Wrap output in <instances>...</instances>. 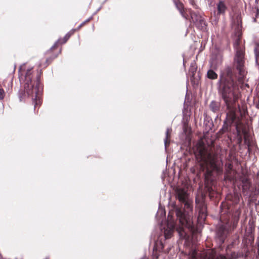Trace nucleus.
Here are the masks:
<instances>
[{"label":"nucleus","mask_w":259,"mask_h":259,"mask_svg":"<svg viewBox=\"0 0 259 259\" xmlns=\"http://www.w3.org/2000/svg\"><path fill=\"white\" fill-rule=\"evenodd\" d=\"M226 118L227 119H231V124L234 123L236 126V129L237 132V137L238 140V144H241L242 142V135L240 130L239 125L238 124L237 121V115L238 114H226Z\"/></svg>","instance_id":"obj_11"},{"label":"nucleus","mask_w":259,"mask_h":259,"mask_svg":"<svg viewBox=\"0 0 259 259\" xmlns=\"http://www.w3.org/2000/svg\"><path fill=\"white\" fill-rule=\"evenodd\" d=\"M207 76L209 79H215L218 78V74L213 70L210 69L207 71Z\"/></svg>","instance_id":"obj_24"},{"label":"nucleus","mask_w":259,"mask_h":259,"mask_svg":"<svg viewBox=\"0 0 259 259\" xmlns=\"http://www.w3.org/2000/svg\"><path fill=\"white\" fill-rule=\"evenodd\" d=\"M234 77L233 68L227 67L222 71L218 82V93L224 102L227 113H236L238 111L242 113L238 104L239 89ZM245 112L247 113L246 109H244L243 113Z\"/></svg>","instance_id":"obj_2"},{"label":"nucleus","mask_w":259,"mask_h":259,"mask_svg":"<svg viewBox=\"0 0 259 259\" xmlns=\"http://www.w3.org/2000/svg\"><path fill=\"white\" fill-rule=\"evenodd\" d=\"M233 169V164L232 162L229 161L226 162L225 164V171L226 170H230Z\"/></svg>","instance_id":"obj_27"},{"label":"nucleus","mask_w":259,"mask_h":259,"mask_svg":"<svg viewBox=\"0 0 259 259\" xmlns=\"http://www.w3.org/2000/svg\"><path fill=\"white\" fill-rule=\"evenodd\" d=\"M230 207L231 204L226 202H223L220 206V223L217 229V235L222 243L236 228L240 218V211L237 210L230 221Z\"/></svg>","instance_id":"obj_5"},{"label":"nucleus","mask_w":259,"mask_h":259,"mask_svg":"<svg viewBox=\"0 0 259 259\" xmlns=\"http://www.w3.org/2000/svg\"><path fill=\"white\" fill-rule=\"evenodd\" d=\"M220 107V104L217 101H213L209 105V108L211 111L214 113L219 111Z\"/></svg>","instance_id":"obj_20"},{"label":"nucleus","mask_w":259,"mask_h":259,"mask_svg":"<svg viewBox=\"0 0 259 259\" xmlns=\"http://www.w3.org/2000/svg\"><path fill=\"white\" fill-rule=\"evenodd\" d=\"M190 3L194 7V8H197V6L195 3L194 0H190Z\"/></svg>","instance_id":"obj_33"},{"label":"nucleus","mask_w":259,"mask_h":259,"mask_svg":"<svg viewBox=\"0 0 259 259\" xmlns=\"http://www.w3.org/2000/svg\"><path fill=\"white\" fill-rule=\"evenodd\" d=\"M164 248V245L161 241H156L154 246V250L159 252L162 251Z\"/></svg>","instance_id":"obj_23"},{"label":"nucleus","mask_w":259,"mask_h":259,"mask_svg":"<svg viewBox=\"0 0 259 259\" xmlns=\"http://www.w3.org/2000/svg\"><path fill=\"white\" fill-rule=\"evenodd\" d=\"M254 53L256 64L259 66V44L255 43L254 47Z\"/></svg>","instance_id":"obj_21"},{"label":"nucleus","mask_w":259,"mask_h":259,"mask_svg":"<svg viewBox=\"0 0 259 259\" xmlns=\"http://www.w3.org/2000/svg\"><path fill=\"white\" fill-rule=\"evenodd\" d=\"M196 208L199 209V214L198 218L199 220H205L206 217V206L203 202H199L198 200L196 199Z\"/></svg>","instance_id":"obj_14"},{"label":"nucleus","mask_w":259,"mask_h":259,"mask_svg":"<svg viewBox=\"0 0 259 259\" xmlns=\"http://www.w3.org/2000/svg\"><path fill=\"white\" fill-rule=\"evenodd\" d=\"M189 19L197 29L205 31L207 28V23L203 16L192 10H189Z\"/></svg>","instance_id":"obj_8"},{"label":"nucleus","mask_w":259,"mask_h":259,"mask_svg":"<svg viewBox=\"0 0 259 259\" xmlns=\"http://www.w3.org/2000/svg\"><path fill=\"white\" fill-rule=\"evenodd\" d=\"M175 191L176 197L181 202H186V200L188 199V194L186 189L182 188H177Z\"/></svg>","instance_id":"obj_15"},{"label":"nucleus","mask_w":259,"mask_h":259,"mask_svg":"<svg viewBox=\"0 0 259 259\" xmlns=\"http://www.w3.org/2000/svg\"><path fill=\"white\" fill-rule=\"evenodd\" d=\"M192 107L188 105L187 104L184 105V111L183 113H187L189 112L190 113H192L193 112V111H192Z\"/></svg>","instance_id":"obj_26"},{"label":"nucleus","mask_w":259,"mask_h":259,"mask_svg":"<svg viewBox=\"0 0 259 259\" xmlns=\"http://www.w3.org/2000/svg\"><path fill=\"white\" fill-rule=\"evenodd\" d=\"M255 9H256V15H255V18L254 19L253 21L254 22H256V18L258 17L259 15V9L258 7H255Z\"/></svg>","instance_id":"obj_32"},{"label":"nucleus","mask_w":259,"mask_h":259,"mask_svg":"<svg viewBox=\"0 0 259 259\" xmlns=\"http://www.w3.org/2000/svg\"><path fill=\"white\" fill-rule=\"evenodd\" d=\"M20 70L21 78L22 76L24 77V90L20 95V100H22L26 97L31 96L32 98L34 97V110L36 112H38L36 108H39L41 104L40 96L42 88L40 85V79L42 73V70L41 69L34 70L33 67L23 70L22 67Z\"/></svg>","instance_id":"obj_3"},{"label":"nucleus","mask_w":259,"mask_h":259,"mask_svg":"<svg viewBox=\"0 0 259 259\" xmlns=\"http://www.w3.org/2000/svg\"><path fill=\"white\" fill-rule=\"evenodd\" d=\"M241 256V254L238 253H236L235 252H233L231 253L230 257V259H236Z\"/></svg>","instance_id":"obj_30"},{"label":"nucleus","mask_w":259,"mask_h":259,"mask_svg":"<svg viewBox=\"0 0 259 259\" xmlns=\"http://www.w3.org/2000/svg\"><path fill=\"white\" fill-rule=\"evenodd\" d=\"M189 259H227L226 257L222 254H220L215 257L208 256L203 251L198 253L195 248H191L188 253Z\"/></svg>","instance_id":"obj_10"},{"label":"nucleus","mask_w":259,"mask_h":259,"mask_svg":"<svg viewBox=\"0 0 259 259\" xmlns=\"http://www.w3.org/2000/svg\"><path fill=\"white\" fill-rule=\"evenodd\" d=\"M173 2L178 10L183 17L186 19H189V10L190 9L185 8L184 4L180 0H173Z\"/></svg>","instance_id":"obj_13"},{"label":"nucleus","mask_w":259,"mask_h":259,"mask_svg":"<svg viewBox=\"0 0 259 259\" xmlns=\"http://www.w3.org/2000/svg\"><path fill=\"white\" fill-rule=\"evenodd\" d=\"M240 181L242 183L243 195L245 196L247 195L251 185L250 180L246 176L243 175L240 177Z\"/></svg>","instance_id":"obj_12"},{"label":"nucleus","mask_w":259,"mask_h":259,"mask_svg":"<svg viewBox=\"0 0 259 259\" xmlns=\"http://www.w3.org/2000/svg\"><path fill=\"white\" fill-rule=\"evenodd\" d=\"M236 171L235 170H226L225 172L224 179L230 182L236 180Z\"/></svg>","instance_id":"obj_19"},{"label":"nucleus","mask_w":259,"mask_h":259,"mask_svg":"<svg viewBox=\"0 0 259 259\" xmlns=\"http://www.w3.org/2000/svg\"><path fill=\"white\" fill-rule=\"evenodd\" d=\"M227 10V7L224 1H220L217 4V15H224Z\"/></svg>","instance_id":"obj_18"},{"label":"nucleus","mask_w":259,"mask_h":259,"mask_svg":"<svg viewBox=\"0 0 259 259\" xmlns=\"http://www.w3.org/2000/svg\"><path fill=\"white\" fill-rule=\"evenodd\" d=\"M93 19V17H91L85 21L81 23L77 28L72 29L69 31L62 38H59L52 47V48L48 50L45 54V60L44 62L41 61L39 64V66L42 68H46L48 66L52 61L56 58L62 51L61 45L66 43L69 39L70 36L72 35L76 31L79 30L81 28L84 26L87 23L91 21Z\"/></svg>","instance_id":"obj_6"},{"label":"nucleus","mask_w":259,"mask_h":259,"mask_svg":"<svg viewBox=\"0 0 259 259\" xmlns=\"http://www.w3.org/2000/svg\"><path fill=\"white\" fill-rule=\"evenodd\" d=\"M5 95L6 93L5 91L3 89L0 88V100H2L4 99Z\"/></svg>","instance_id":"obj_31"},{"label":"nucleus","mask_w":259,"mask_h":259,"mask_svg":"<svg viewBox=\"0 0 259 259\" xmlns=\"http://www.w3.org/2000/svg\"><path fill=\"white\" fill-rule=\"evenodd\" d=\"M184 132L186 135H189L191 133V128L187 124H185L184 125Z\"/></svg>","instance_id":"obj_28"},{"label":"nucleus","mask_w":259,"mask_h":259,"mask_svg":"<svg viewBox=\"0 0 259 259\" xmlns=\"http://www.w3.org/2000/svg\"><path fill=\"white\" fill-rule=\"evenodd\" d=\"M197 69V66L195 62H193L191 63V66L189 69V72L190 76L193 77L195 74V72H196Z\"/></svg>","instance_id":"obj_22"},{"label":"nucleus","mask_w":259,"mask_h":259,"mask_svg":"<svg viewBox=\"0 0 259 259\" xmlns=\"http://www.w3.org/2000/svg\"><path fill=\"white\" fill-rule=\"evenodd\" d=\"M235 38L233 44V46L236 51H237L239 49L240 50H245L244 48L240 46V45L242 37V33L241 31L240 30H237L235 32Z\"/></svg>","instance_id":"obj_17"},{"label":"nucleus","mask_w":259,"mask_h":259,"mask_svg":"<svg viewBox=\"0 0 259 259\" xmlns=\"http://www.w3.org/2000/svg\"><path fill=\"white\" fill-rule=\"evenodd\" d=\"M258 0H255V2H256V3H258Z\"/></svg>","instance_id":"obj_34"},{"label":"nucleus","mask_w":259,"mask_h":259,"mask_svg":"<svg viewBox=\"0 0 259 259\" xmlns=\"http://www.w3.org/2000/svg\"><path fill=\"white\" fill-rule=\"evenodd\" d=\"M241 197V195L237 192H234L233 194H228L226 197V200L228 201H225L226 202H228L229 204H237L240 201V198Z\"/></svg>","instance_id":"obj_16"},{"label":"nucleus","mask_w":259,"mask_h":259,"mask_svg":"<svg viewBox=\"0 0 259 259\" xmlns=\"http://www.w3.org/2000/svg\"><path fill=\"white\" fill-rule=\"evenodd\" d=\"M171 128H167L166 132V138L164 140L165 142V145L166 146L167 144H169L170 142V135L171 133Z\"/></svg>","instance_id":"obj_25"},{"label":"nucleus","mask_w":259,"mask_h":259,"mask_svg":"<svg viewBox=\"0 0 259 259\" xmlns=\"http://www.w3.org/2000/svg\"><path fill=\"white\" fill-rule=\"evenodd\" d=\"M245 115L238 114L237 115V121H238V125H239L241 134L243 136L244 144L247 146L248 150H249V146L251 144L250 135L247 125L244 124L242 121V118L245 117Z\"/></svg>","instance_id":"obj_9"},{"label":"nucleus","mask_w":259,"mask_h":259,"mask_svg":"<svg viewBox=\"0 0 259 259\" xmlns=\"http://www.w3.org/2000/svg\"><path fill=\"white\" fill-rule=\"evenodd\" d=\"M177 220L179 224L176 227L174 219L169 212L168 214V222L166 228L164 229V235L165 239L170 238L174 231L175 228L180 237L188 239L190 235L194 232V226L190 215L184 210L178 208L176 210Z\"/></svg>","instance_id":"obj_4"},{"label":"nucleus","mask_w":259,"mask_h":259,"mask_svg":"<svg viewBox=\"0 0 259 259\" xmlns=\"http://www.w3.org/2000/svg\"><path fill=\"white\" fill-rule=\"evenodd\" d=\"M196 157L204 171L205 189L209 196L213 197L215 191L213 188L216 176L223 173V162L218 152L212 149H208L203 146L197 148Z\"/></svg>","instance_id":"obj_1"},{"label":"nucleus","mask_w":259,"mask_h":259,"mask_svg":"<svg viewBox=\"0 0 259 259\" xmlns=\"http://www.w3.org/2000/svg\"><path fill=\"white\" fill-rule=\"evenodd\" d=\"M182 203L184 204L185 208L187 209H191L192 208V204L190 202H189L188 199L186 200V202H182Z\"/></svg>","instance_id":"obj_29"},{"label":"nucleus","mask_w":259,"mask_h":259,"mask_svg":"<svg viewBox=\"0 0 259 259\" xmlns=\"http://www.w3.org/2000/svg\"><path fill=\"white\" fill-rule=\"evenodd\" d=\"M233 66L238 72L239 82L242 83L247 73L245 67V50L239 49L237 51H236L234 57Z\"/></svg>","instance_id":"obj_7"}]
</instances>
